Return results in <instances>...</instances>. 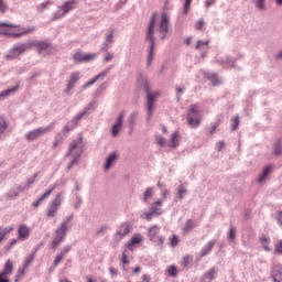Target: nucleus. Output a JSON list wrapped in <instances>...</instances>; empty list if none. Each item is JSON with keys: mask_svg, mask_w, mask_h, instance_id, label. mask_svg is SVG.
<instances>
[{"mask_svg": "<svg viewBox=\"0 0 282 282\" xmlns=\"http://www.w3.org/2000/svg\"><path fill=\"white\" fill-rule=\"evenodd\" d=\"M83 138L75 139L69 143L65 158H73V160L68 164V170L72 169V166L78 162L80 155H83Z\"/></svg>", "mask_w": 282, "mask_h": 282, "instance_id": "f257e3e1", "label": "nucleus"}, {"mask_svg": "<svg viewBox=\"0 0 282 282\" xmlns=\"http://www.w3.org/2000/svg\"><path fill=\"white\" fill-rule=\"evenodd\" d=\"M138 85L139 87H143V89H145L147 91V96H148V116L149 118H151L153 116V109L155 105V100H158V98H160L161 94L160 91L156 93H151L149 90V80H147V78L144 77H140L138 79Z\"/></svg>", "mask_w": 282, "mask_h": 282, "instance_id": "f03ea898", "label": "nucleus"}, {"mask_svg": "<svg viewBox=\"0 0 282 282\" xmlns=\"http://www.w3.org/2000/svg\"><path fill=\"white\" fill-rule=\"evenodd\" d=\"M155 30V14H152L148 28V35H147V41L149 42V55H148V62L147 65L150 66L151 63L153 62V58L155 56V40L153 39V32Z\"/></svg>", "mask_w": 282, "mask_h": 282, "instance_id": "7ed1b4c3", "label": "nucleus"}, {"mask_svg": "<svg viewBox=\"0 0 282 282\" xmlns=\"http://www.w3.org/2000/svg\"><path fill=\"white\" fill-rule=\"evenodd\" d=\"M187 122L191 127L197 128L202 124V110L197 105L189 106L187 113Z\"/></svg>", "mask_w": 282, "mask_h": 282, "instance_id": "20e7f679", "label": "nucleus"}, {"mask_svg": "<svg viewBox=\"0 0 282 282\" xmlns=\"http://www.w3.org/2000/svg\"><path fill=\"white\" fill-rule=\"evenodd\" d=\"M159 32L162 40L166 39L167 32H171V14L166 11H163L161 14Z\"/></svg>", "mask_w": 282, "mask_h": 282, "instance_id": "39448f33", "label": "nucleus"}, {"mask_svg": "<svg viewBox=\"0 0 282 282\" xmlns=\"http://www.w3.org/2000/svg\"><path fill=\"white\" fill-rule=\"evenodd\" d=\"M11 25H14V26H7V28H15L18 30V33L0 31V34H3L4 36H14L15 39H19L20 36H25V34H32V32L36 31V26L23 28L14 23H11Z\"/></svg>", "mask_w": 282, "mask_h": 282, "instance_id": "423d86ee", "label": "nucleus"}, {"mask_svg": "<svg viewBox=\"0 0 282 282\" xmlns=\"http://www.w3.org/2000/svg\"><path fill=\"white\" fill-rule=\"evenodd\" d=\"M31 47L30 44H17L12 47L9 54L6 55V59L14 61V58H19L21 54H25Z\"/></svg>", "mask_w": 282, "mask_h": 282, "instance_id": "0eeeda50", "label": "nucleus"}, {"mask_svg": "<svg viewBox=\"0 0 282 282\" xmlns=\"http://www.w3.org/2000/svg\"><path fill=\"white\" fill-rule=\"evenodd\" d=\"M62 204H63V195L57 194L55 199L52 200L46 208V217L53 218L56 215H58V208H61Z\"/></svg>", "mask_w": 282, "mask_h": 282, "instance_id": "6e6552de", "label": "nucleus"}, {"mask_svg": "<svg viewBox=\"0 0 282 282\" xmlns=\"http://www.w3.org/2000/svg\"><path fill=\"white\" fill-rule=\"evenodd\" d=\"M148 237L155 246H164V238L160 235V226L152 225L148 229Z\"/></svg>", "mask_w": 282, "mask_h": 282, "instance_id": "1a4fd4ad", "label": "nucleus"}, {"mask_svg": "<svg viewBox=\"0 0 282 282\" xmlns=\"http://www.w3.org/2000/svg\"><path fill=\"white\" fill-rule=\"evenodd\" d=\"M76 8V0H67L63 2L59 7V10L54 14V19H63L68 12H72Z\"/></svg>", "mask_w": 282, "mask_h": 282, "instance_id": "9d476101", "label": "nucleus"}, {"mask_svg": "<svg viewBox=\"0 0 282 282\" xmlns=\"http://www.w3.org/2000/svg\"><path fill=\"white\" fill-rule=\"evenodd\" d=\"M52 129H54V126L37 128V129L29 131L25 134V138L29 142H32L34 140H39V138H41L42 135H45V133H50V131H52Z\"/></svg>", "mask_w": 282, "mask_h": 282, "instance_id": "9b49d317", "label": "nucleus"}, {"mask_svg": "<svg viewBox=\"0 0 282 282\" xmlns=\"http://www.w3.org/2000/svg\"><path fill=\"white\" fill-rule=\"evenodd\" d=\"M95 58H98V54L96 53H85L80 50H77L73 54V59L75 63H89L91 61H95Z\"/></svg>", "mask_w": 282, "mask_h": 282, "instance_id": "f8f14e48", "label": "nucleus"}, {"mask_svg": "<svg viewBox=\"0 0 282 282\" xmlns=\"http://www.w3.org/2000/svg\"><path fill=\"white\" fill-rule=\"evenodd\" d=\"M33 47H36L39 54H52L54 52V47L47 41H34L31 43Z\"/></svg>", "mask_w": 282, "mask_h": 282, "instance_id": "ddd939ff", "label": "nucleus"}, {"mask_svg": "<svg viewBox=\"0 0 282 282\" xmlns=\"http://www.w3.org/2000/svg\"><path fill=\"white\" fill-rule=\"evenodd\" d=\"M30 227L25 224H22L18 228V240L19 241H28L30 239Z\"/></svg>", "mask_w": 282, "mask_h": 282, "instance_id": "4468645a", "label": "nucleus"}, {"mask_svg": "<svg viewBox=\"0 0 282 282\" xmlns=\"http://www.w3.org/2000/svg\"><path fill=\"white\" fill-rule=\"evenodd\" d=\"M271 279L273 282H282V264L278 263L271 268Z\"/></svg>", "mask_w": 282, "mask_h": 282, "instance_id": "2eb2a0df", "label": "nucleus"}, {"mask_svg": "<svg viewBox=\"0 0 282 282\" xmlns=\"http://www.w3.org/2000/svg\"><path fill=\"white\" fill-rule=\"evenodd\" d=\"M120 268L123 272H129V265H131V259H129V251L124 250L120 258Z\"/></svg>", "mask_w": 282, "mask_h": 282, "instance_id": "dca6fc26", "label": "nucleus"}, {"mask_svg": "<svg viewBox=\"0 0 282 282\" xmlns=\"http://www.w3.org/2000/svg\"><path fill=\"white\" fill-rule=\"evenodd\" d=\"M217 268L213 267L207 272H205L199 282H213L215 281V276H217Z\"/></svg>", "mask_w": 282, "mask_h": 282, "instance_id": "f3484780", "label": "nucleus"}, {"mask_svg": "<svg viewBox=\"0 0 282 282\" xmlns=\"http://www.w3.org/2000/svg\"><path fill=\"white\" fill-rule=\"evenodd\" d=\"M123 120H124V112H120L118 118H117V121L112 126V130H111V133L115 138H116V135H118L120 133V129L122 127V121Z\"/></svg>", "mask_w": 282, "mask_h": 282, "instance_id": "a211bd4d", "label": "nucleus"}, {"mask_svg": "<svg viewBox=\"0 0 282 282\" xmlns=\"http://www.w3.org/2000/svg\"><path fill=\"white\" fill-rule=\"evenodd\" d=\"M78 80H80V73L78 72H74L69 75V80L66 87V91L69 93L72 91V89H74L76 83H78Z\"/></svg>", "mask_w": 282, "mask_h": 282, "instance_id": "6ab92c4d", "label": "nucleus"}, {"mask_svg": "<svg viewBox=\"0 0 282 282\" xmlns=\"http://www.w3.org/2000/svg\"><path fill=\"white\" fill-rule=\"evenodd\" d=\"M12 272H14V262L12 260H7L2 271H0V274L2 276H11Z\"/></svg>", "mask_w": 282, "mask_h": 282, "instance_id": "aec40b11", "label": "nucleus"}, {"mask_svg": "<svg viewBox=\"0 0 282 282\" xmlns=\"http://www.w3.org/2000/svg\"><path fill=\"white\" fill-rule=\"evenodd\" d=\"M54 188H56V186H52L37 200L33 202L34 208H39L42 203L45 202V199H47L52 195V193H54Z\"/></svg>", "mask_w": 282, "mask_h": 282, "instance_id": "412c9836", "label": "nucleus"}, {"mask_svg": "<svg viewBox=\"0 0 282 282\" xmlns=\"http://www.w3.org/2000/svg\"><path fill=\"white\" fill-rule=\"evenodd\" d=\"M182 140V135L180 134V131H175L172 133L169 147L172 149H177L180 147V141Z\"/></svg>", "mask_w": 282, "mask_h": 282, "instance_id": "4be33fe9", "label": "nucleus"}, {"mask_svg": "<svg viewBox=\"0 0 282 282\" xmlns=\"http://www.w3.org/2000/svg\"><path fill=\"white\" fill-rule=\"evenodd\" d=\"M17 91H19V85L0 91V100H6V98H8L9 96H14Z\"/></svg>", "mask_w": 282, "mask_h": 282, "instance_id": "5701e85b", "label": "nucleus"}, {"mask_svg": "<svg viewBox=\"0 0 282 282\" xmlns=\"http://www.w3.org/2000/svg\"><path fill=\"white\" fill-rule=\"evenodd\" d=\"M67 235V221L61 224L59 228L55 231V237L65 240V236Z\"/></svg>", "mask_w": 282, "mask_h": 282, "instance_id": "b1692460", "label": "nucleus"}, {"mask_svg": "<svg viewBox=\"0 0 282 282\" xmlns=\"http://www.w3.org/2000/svg\"><path fill=\"white\" fill-rule=\"evenodd\" d=\"M129 232H131V225L127 223L121 224L119 229L117 230V235H119V237H127Z\"/></svg>", "mask_w": 282, "mask_h": 282, "instance_id": "393cba45", "label": "nucleus"}, {"mask_svg": "<svg viewBox=\"0 0 282 282\" xmlns=\"http://www.w3.org/2000/svg\"><path fill=\"white\" fill-rule=\"evenodd\" d=\"M197 224L193 219H187L184 227H183V232L184 235H188V232L195 230Z\"/></svg>", "mask_w": 282, "mask_h": 282, "instance_id": "a878e982", "label": "nucleus"}, {"mask_svg": "<svg viewBox=\"0 0 282 282\" xmlns=\"http://www.w3.org/2000/svg\"><path fill=\"white\" fill-rule=\"evenodd\" d=\"M215 243L217 241L210 240L200 251V257H206L207 254H210L213 252V248H215Z\"/></svg>", "mask_w": 282, "mask_h": 282, "instance_id": "bb28decb", "label": "nucleus"}, {"mask_svg": "<svg viewBox=\"0 0 282 282\" xmlns=\"http://www.w3.org/2000/svg\"><path fill=\"white\" fill-rule=\"evenodd\" d=\"M12 230H14V226L0 227V243L3 242V239H6V236L10 235Z\"/></svg>", "mask_w": 282, "mask_h": 282, "instance_id": "cd10ccee", "label": "nucleus"}, {"mask_svg": "<svg viewBox=\"0 0 282 282\" xmlns=\"http://www.w3.org/2000/svg\"><path fill=\"white\" fill-rule=\"evenodd\" d=\"M107 76L105 73L96 75L93 79L86 82L82 87L83 89H87V87H91L96 82L100 80V78H105Z\"/></svg>", "mask_w": 282, "mask_h": 282, "instance_id": "c85d7f7f", "label": "nucleus"}, {"mask_svg": "<svg viewBox=\"0 0 282 282\" xmlns=\"http://www.w3.org/2000/svg\"><path fill=\"white\" fill-rule=\"evenodd\" d=\"M151 212L154 213V215H162V200H156L151 205Z\"/></svg>", "mask_w": 282, "mask_h": 282, "instance_id": "c756f323", "label": "nucleus"}, {"mask_svg": "<svg viewBox=\"0 0 282 282\" xmlns=\"http://www.w3.org/2000/svg\"><path fill=\"white\" fill-rule=\"evenodd\" d=\"M165 272L166 274H169V276H172V279L177 278V274H180V270H177V267L175 264L169 265Z\"/></svg>", "mask_w": 282, "mask_h": 282, "instance_id": "7c9ffc66", "label": "nucleus"}, {"mask_svg": "<svg viewBox=\"0 0 282 282\" xmlns=\"http://www.w3.org/2000/svg\"><path fill=\"white\" fill-rule=\"evenodd\" d=\"M191 263H193V256L191 254H185L183 256L180 265L181 268H188V265H191Z\"/></svg>", "mask_w": 282, "mask_h": 282, "instance_id": "2f4dec72", "label": "nucleus"}, {"mask_svg": "<svg viewBox=\"0 0 282 282\" xmlns=\"http://www.w3.org/2000/svg\"><path fill=\"white\" fill-rule=\"evenodd\" d=\"M25 188H28V187H25V185L24 186L18 185L17 186L18 192H9L7 194L8 199H14V197H19V193H23V191H25Z\"/></svg>", "mask_w": 282, "mask_h": 282, "instance_id": "473e14b6", "label": "nucleus"}, {"mask_svg": "<svg viewBox=\"0 0 282 282\" xmlns=\"http://www.w3.org/2000/svg\"><path fill=\"white\" fill-rule=\"evenodd\" d=\"M116 160H118V154H116V153L109 154V156L106 160V164H105L106 171H109V169H111V164H113V162Z\"/></svg>", "mask_w": 282, "mask_h": 282, "instance_id": "72a5a7b5", "label": "nucleus"}, {"mask_svg": "<svg viewBox=\"0 0 282 282\" xmlns=\"http://www.w3.org/2000/svg\"><path fill=\"white\" fill-rule=\"evenodd\" d=\"M272 173V166H264L262 170V174L260 175L258 182L262 184V182H265V177Z\"/></svg>", "mask_w": 282, "mask_h": 282, "instance_id": "f704fd0d", "label": "nucleus"}, {"mask_svg": "<svg viewBox=\"0 0 282 282\" xmlns=\"http://www.w3.org/2000/svg\"><path fill=\"white\" fill-rule=\"evenodd\" d=\"M210 40H199L196 42L195 50H208Z\"/></svg>", "mask_w": 282, "mask_h": 282, "instance_id": "c9c22d12", "label": "nucleus"}, {"mask_svg": "<svg viewBox=\"0 0 282 282\" xmlns=\"http://www.w3.org/2000/svg\"><path fill=\"white\" fill-rule=\"evenodd\" d=\"M195 30H198L199 32H204L206 30V21L204 18L198 19L194 24Z\"/></svg>", "mask_w": 282, "mask_h": 282, "instance_id": "e433bc0d", "label": "nucleus"}, {"mask_svg": "<svg viewBox=\"0 0 282 282\" xmlns=\"http://www.w3.org/2000/svg\"><path fill=\"white\" fill-rule=\"evenodd\" d=\"M6 129H8V121L6 120V117L0 115V137L6 133Z\"/></svg>", "mask_w": 282, "mask_h": 282, "instance_id": "4c0bfd02", "label": "nucleus"}, {"mask_svg": "<svg viewBox=\"0 0 282 282\" xmlns=\"http://www.w3.org/2000/svg\"><path fill=\"white\" fill-rule=\"evenodd\" d=\"M141 242H142V236L141 235L133 236L130 240V243L128 245L129 250H131L132 246H135V245L141 243Z\"/></svg>", "mask_w": 282, "mask_h": 282, "instance_id": "58836bf2", "label": "nucleus"}, {"mask_svg": "<svg viewBox=\"0 0 282 282\" xmlns=\"http://www.w3.org/2000/svg\"><path fill=\"white\" fill-rule=\"evenodd\" d=\"M260 241H261V245L263 246L264 250L267 252H270V238L265 237V236H262L260 238Z\"/></svg>", "mask_w": 282, "mask_h": 282, "instance_id": "ea45409f", "label": "nucleus"}, {"mask_svg": "<svg viewBox=\"0 0 282 282\" xmlns=\"http://www.w3.org/2000/svg\"><path fill=\"white\" fill-rule=\"evenodd\" d=\"M236 237H237V229L235 228V227H229V230H228V239L230 240V241H235V239H236Z\"/></svg>", "mask_w": 282, "mask_h": 282, "instance_id": "a19ab883", "label": "nucleus"}, {"mask_svg": "<svg viewBox=\"0 0 282 282\" xmlns=\"http://www.w3.org/2000/svg\"><path fill=\"white\" fill-rule=\"evenodd\" d=\"M63 241H64L63 238H58L57 236H55V238L52 241V246H51L52 250H56V248L58 246H61V243H63Z\"/></svg>", "mask_w": 282, "mask_h": 282, "instance_id": "79ce46f5", "label": "nucleus"}, {"mask_svg": "<svg viewBox=\"0 0 282 282\" xmlns=\"http://www.w3.org/2000/svg\"><path fill=\"white\" fill-rule=\"evenodd\" d=\"M177 243H180V236L173 235L172 237H170V246L172 248L177 247Z\"/></svg>", "mask_w": 282, "mask_h": 282, "instance_id": "37998d69", "label": "nucleus"}, {"mask_svg": "<svg viewBox=\"0 0 282 282\" xmlns=\"http://www.w3.org/2000/svg\"><path fill=\"white\" fill-rule=\"evenodd\" d=\"M59 144H63V135L57 134L53 141V149H56Z\"/></svg>", "mask_w": 282, "mask_h": 282, "instance_id": "c03bdc74", "label": "nucleus"}, {"mask_svg": "<svg viewBox=\"0 0 282 282\" xmlns=\"http://www.w3.org/2000/svg\"><path fill=\"white\" fill-rule=\"evenodd\" d=\"M274 155H281L282 154V144L281 141H278L274 144V150H273Z\"/></svg>", "mask_w": 282, "mask_h": 282, "instance_id": "a18cd8bd", "label": "nucleus"}, {"mask_svg": "<svg viewBox=\"0 0 282 282\" xmlns=\"http://www.w3.org/2000/svg\"><path fill=\"white\" fill-rule=\"evenodd\" d=\"M25 270H28V268H25L24 265L18 269V273L15 274V281L21 280V276L25 274Z\"/></svg>", "mask_w": 282, "mask_h": 282, "instance_id": "49530a36", "label": "nucleus"}, {"mask_svg": "<svg viewBox=\"0 0 282 282\" xmlns=\"http://www.w3.org/2000/svg\"><path fill=\"white\" fill-rule=\"evenodd\" d=\"M149 197H153V187H148L143 194V200L147 202Z\"/></svg>", "mask_w": 282, "mask_h": 282, "instance_id": "de8ad7c7", "label": "nucleus"}, {"mask_svg": "<svg viewBox=\"0 0 282 282\" xmlns=\"http://www.w3.org/2000/svg\"><path fill=\"white\" fill-rule=\"evenodd\" d=\"M193 0H185V4H184V14H188V12H191V3Z\"/></svg>", "mask_w": 282, "mask_h": 282, "instance_id": "09e8293b", "label": "nucleus"}, {"mask_svg": "<svg viewBox=\"0 0 282 282\" xmlns=\"http://www.w3.org/2000/svg\"><path fill=\"white\" fill-rule=\"evenodd\" d=\"M65 259V256H62L61 253H58L53 262V265L56 268V265H58V263H61V261H63Z\"/></svg>", "mask_w": 282, "mask_h": 282, "instance_id": "8fccbe9b", "label": "nucleus"}, {"mask_svg": "<svg viewBox=\"0 0 282 282\" xmlns=\"http://www.w3.org/2000/svg\"><path fill=\"white\" fill-rule=\"evenodd\" d=\"M72 250V246L67 245L65 246L62 250H61V254L64 257H67V254H69V251Z\"/></svg>", "mask_w": 282, "mask_h": 282, "instance_id": "3c124183", "label": "nucleus"}, {"mask_svg": "<svg viewBox=\"0 0 282 282\" xmlns=\"http://www.w3.org/2000/svg\"><path fill=\"white\" fill-rule=\"evenodd\" d=\"M72 250V246L67 245L65 246L62 250H61V254L64 257H67V254H69V251Z\"/></svg>", "mask_w": 282, "mask_h": 282, "instance_id": "603ef678", "label": "nucleus"}, {"mask_svg": "<svg viewBox=\"0 0 282 282\" xmlns=\"http://www.w3.org/2000/svg\"><path fill=\"white\" fill-rule=\"evenodd\" d=\"M177 193H178V197L181 199H184L187 192H186V188H184V186H180Z\"/></svg>", "mask_w": 282, "mask_h": 282, "instance_id": "864d4df0", "label": "nucleus"}, {"mask_svg": "<svg viewBox=\"0 0 282 282\" xmlns=\"http://www.w3.org/2000/svg\"><path fill=\"white\" fill-rule=\"evenodd\" d=\"M32 261H34V256L31 254V256L25 258L23 267L28 268L32 263Z\"/></svg>", "mask_w": 282, "mask_h": 282, "instance_id": "5fc2aeb1", "label": "nucleus"}, {"mask_svg": "<svg viewBox=\"0 0 282 282\" xmlns=\"http://www.w3.org/2000/svg\"><path fill=\"white\" fill-rule=\"evenodd\" d=\"M237 127H239V116H236V117L232 119V123H231V129H232V131H236Z\"/></svg>", "mask_w": 282, "mask_h": 282, "instance_id": "6e6d98bb", "label": "nucleus"}, {"mask_svg": "<svg viewBox=\"0 0 282 282\" xmlns=\"http://www.w3.org/2000/svg\"><path fill=\"white\" fill-rule=\"evenodd\" d=\"M265 0H256V6L259 8V10H264L265 9Z\"/></svg>", "mask_w": 282, "mask_h": 282, "instance_id": "4d7b16f0", "label": "nucleus"}, {"mask_svg": "<svg viewBox=\"0 0 282 282\" xmlns=\"http://www.w3.org/2000/svg\"><path fill=\"white\" fill-rule=\"evenodd\" d=\"M36 177H39V174L35 173V174L33 175V178H30V180L26 182L25 188H30V186H32V184H34Z\"/></svg>", "mask_w": 282, "mask_h": 282, "instance_id": "13d9d810", "label": "nucleus"}, {"mask_svg": "<svg viewBox=\"0 0 282 282\" xmlns=\"http://www.w3.org/2000/svg\"><path fill=\"white\" fill-rule=\"evenodd\" d=\"M156 144H159L160 147H164V144H166V139H164L163 137H156Z\"/></svg>", "mask_w": 282, "mask_h": 282, "instance_id": "bf43d9fd", "label": "nucleus"}, {"mask_svg": "<svg viewBox=\"0 0 282 282\" xmlns=\"http://www.w3.org/2000/svg\"><path fill=\"white\" fill-rule=\"evenodd\" d=\"M226 147V142L225 141H218L216 143V151H221V149H224Z\"/></svg>", "mask_w": 282, "mask_h": 282, "instance_id": "052dcab7", "label": "nucleus"}, {"mask_svg": "<svg viewBox=\"0 0 282 282\" xmlns=\"http://www.w3.org/2000/svg\"><path fill=\"white\" fill-rule=\"evenodd\" d=\"M275 252L278 254H282V240H280L276 245H275Z\"/></svg>", "mask_w": 282, "mask_h": 282, "instance_id": "680f3d73", "label": "nucleus"}, {"mask_svg": "<svg viewBox=\"0 0 282 282\" xmlns=\"http://www.w3.org/2000/svg\"><path fill=\"white\" fill-rule=\"evenodd\" d=\"M8 10V4H6V1L0 0V12H6Z\"/></svg>", "mask_w": 282, "mask_h": 282, "instance_id": "e2e57ef3", "label": "nucleus"}, {"mask_svg": "<svg viewBox=\"0 0 282 282\" xmlns=\"http://www.w3.org/2000/svg\"><path fill=\"white\" fill-rule=\"evenodd\" d=\"M217 129H219V122H215V123L212 126L210 135H213V134L215 133V131H217Z\"/></svg>", "mask_w": 282, "mask_h": 282, "instance_id": "0e129e2a", "label": "nucleus"}, {"mask_svg": "<svg viewBox=\"0 0 282 282\" xmlns=\"http://www.w3.org/2000/svg\"><path fill=\"white\" fill-rule=\"evenodd\" d=\"M109 273L111 274V276H118V269L110 267Z\"/></svg>", "mask_w": 282, "mask_h": 282, "instance_id": "69168bd1", "label": "nucleus"}, {"mask_svg": "<svg viewBox=\"0 0 282 282\" xmlns=\"http://www.w3.org/2000/svg\"><path fill=\"white\" fill-rule=\"evenodd\" d=\"M104 61L105 63H109V61H113V54L111 53L106 54Z\"/></svg>", "mask_w": 282, "mask_h": 282, "instance_id": "338daca9", "label": "nucleus"}, {"mask_svg": "<svg viewBox=\"0 0 282 282\" xmlns=\"http://www.w3.org/2000/svg\"><path fill=\"white\" fill-rule=\"evenodd\" d=\"M140 272H142V267L140 265H137L132 269V274H140Z\"/></svg>", "mask_w": 282, "mask_h": 282, "instance_id": "774afa93", "label": "nucleus"}]
</instances>
